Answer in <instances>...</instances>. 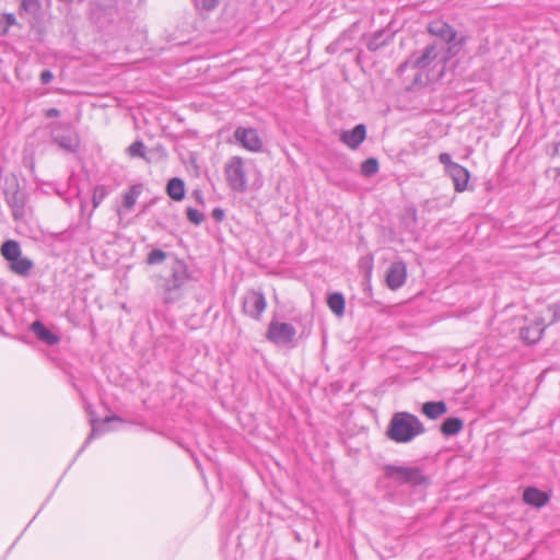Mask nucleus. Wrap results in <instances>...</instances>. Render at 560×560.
Returning a JSON list of instances; mask_svg holds the SVG:
<instances>
[{
	"label": "nucleus",
	"instance_id": "nucleus-1",
	"mask_svg": "<svg viewBox=\"0 0 560 560\" xmlns=\"http://www.w3.org/2000/svg\"><path fill=\"white\" fill-rule=\"evenodd\" d=\"M424 432L425 428L417 416L407 411H399L393 415L386 435L395 443L406 444Z\"/></svg>",
	"mask_w": 560,
	"mask_h": 560
},
{
	"label": "nucleus",
	"instance_id": "nucleus-2",
	"mask_svg": "<svg viewBox=\"0 0 560 560\" xmlns=\"http://www.w3.org/2000/svg\"><path fill=\"white\" fill-rule=\"evenodd\" d=\"M191 279V273L183 260H175L171 267V275L164 280V302L167 304L179 301Z\"/></svg>",
	"mask_w": 560,
	"mask_h": 560
},
{
	"label": "nucleus",
	"instance_id": "nucleus-3",
	"mask_svg": "<svg viewBox=\"0 0 560 560\" xmlns=\"http://www.w3.org/2000/svg\"><path fill=\"white\" fill-rule=\"evenodd\" d=\"M0 253L10 264L9 268L13 273L23 278L31 275L32 269L34 268V262L30 258L22 256L21 245L18 241H5L1 245Z\"/></svg>",
	"mask_w": 560,
	"mask_h": 560
},
{
	"label": "nucleus",
	"instance_id": "nucleus-4",
	"mask_svg": "<svg viewBox=\"0 0 560 560\" xmlns=\"http://www.w3.org/2000/svg\"><path fill=\"white\" fill-rule=\"evenodd\" d=\"M428 31L431 35L435 36L440 42L436 44H443L444 54L443 58H452L456 56L463 46V39H457L456 31L444 21H433L429 24Z\"/></svg>",
	"mask_w": 560,
	"mask_h": 560
},
{
	"label": "nucleus",
	"instance_id": "nucleus-5",
	"mask_svg": "<svg viewBox=\"0 0 560 560\" xmlns=\"http://www.w3.org/2000/svg\"><path fill=\"white\" fill-rule=\"evenodd\" d=\"M444 54H446L444 50V45L433 43L427 46L421 55H412L405 63L400 66V70H405L407 68L425 69L434 61L445 63L451 58H443Z\"/></svg>",
	"mask_w": 560,
	"mask_h": 560
},
{
	"label": "nucleus",
	"instance_id": "nucleus-6",
	"mask_svg": "<svg viewBox=\"0 0 560 560\" xmlns=\"http://www.w3.org/2000/svg\"><path fill=\"white\" fill-rule=\"evenodd\" d=\"M224 175L230 188L237 192H244L247 189L246 162L241 156H232L225 163Z\"/></svg>",
	"mask_w": 560,
	"mask_h": 560
},
{
	"label": "nucleus",
	"instance_id": "nucleus-7",
	"mask_svg": "<svg viewBox=\"0 0 560 560\" xmlns=\"http://www.w3.org/2000/svg\"><path fill=\"white\" fill-rule=\"evenodd\" d=\"M385 476L400 485L423 486L428 478L419 467L387 465L384 468Z\"/></svg>",
	"mask_w": 560,
	"mask_h": 560
},
{
	"label": "nucleus",
	"instance_id": "nucleus-8",
	"mask_svg": "<svg viewBox=\"0 0 560 560\" xmlns=\"http://www.w3.org/2000/svg\"><path fill=\"white\" fill-rule=\"evenodd\" d=\"M296 330L293 325L271 320L266 337L277 346H285L294 340Z\"/></svg>",
	"mask_w": 560,
	"mask_h": 560
},
{
	"label": "nucleus",
	"instance_id": "nucleus-9",
	"mask_svg": "<svg viewBox=\"0 0 560 560\" xmlns=\"http://www.w3.org/2000/svg\"><path fill=\"white\" fill-rule=\"evenodd\" d=\"M266 306V298L261 292L250 290L244 294L243 312L249 317L259 320Z\"/></svg>",
	"mask_w": 560,
	"mask_h": 560
},
{
	"label": "nucleus",
	"instance_id": "nucleus-10",
	"mask_svg": "<svg viewBox=\"0 0 560 560\" xmlns=\"http://www.w3.org/2000/svg\"><path fill=\"white\" fill-rule=\"evenodd\" d=\"M234 137L247 151L260 152L262 149V140L254 128L237 127Z\"/></svg>",
	"mask_w": 560,
	"mask_h": 560
},
{
	"label": "nucleus",
	"instance_id": "nucleus-11",
	"mask_svg": "<svg viewBox=\"0 0 560 560\" xmlns=\"http://www.w3.org/2000/svg\"><path fill=\"white\" fill-rule=\"evenodd\" d=\"M407 280V266L404 261L397 260L390 264L386 271V285L396 291L400 289Z\"/></svg>",
	"mask_w": 560,
	"mask_h": 560
},
{
	"label": "nucleus",
	"instance_id": "nucleus-12",
	"mask_svg": "<svg viewBox=\"0 0 560 560\" xmlns=\"http://www.w3.org/2000/svg\"><path fill=\"white\" fill-rule=\"evenodd\" d=\"M365 136V126L359 124L352 130L342 131L340 140L350 149H357L364 141Z\"/></svg>",
	"mask_w": 560,
	"mask_h": 560
},
{
	"label": "nucleus",
	"instance_id": "nucleus-13",
	"mask_svg": "<svg viewBox=\"0 0 560 560\" xmlns=\"http://www.w3.org/2000/svg\"><path fill=\"white\" fill-rule=\"evenodd\" d=\"M5 200L12 210V215L15 219L23 215L25 207V195L23 191L18 188L12 191L7 190Z\"/></svg>",
	"mask_w": 560,
	"mask_h": 560
},
{
	"label": "nucleus",
	"instance_id": "nucleus-14",
	"mask_svg": "<svg viewBox=\"0 0 560 560\" xmlns=\"http://www.w3.org/2000/svg\"><path fill=\"white\" fill-rule=\"evenodd\" d=\"M446 173L452 178L456 191L460 192L467 188L469 172L464 166L458 163L456 165H451V170Z\"/></svg>",
	"mask_w": 560,
	"mask_h": 560
},
{
	"label": "nucleus",
	"instance_id": "nucleus-15",
	"mask_svg": "<svg viewBox=\"0 0 560 560\" xmlns=\"http://www.w3.org/2000/svg\"><path fill=\"white\" fill-rule=\"evenodd\" d=\"M545 331V324L542 319L535 320L532 325L525 326L521 329V337L527 343H536L540 340Z\"/></svg>",
	"mask_w": 560,
	"mask_h": 560
},
{
	"label": "nucleus",
	"instance_id": "nucleus-16",
	"mask_svg": "<svg viewBox=\"0 0 560 560\" xmlns=\"http://www.w3.org/2000/svg\"><path fill=\"white\" fill-rule=\"evenodd\" d=\"M31 330L44 343L55 346L60 341V337L51 332L42 322L35 320L31 325Z\"/></svg>",
	"mask_w": 560,
	"mask_h": 560
},
{
	"label": "nucleus",
	"instance_id": "nucleus-17",
	"mask_svg": "<svg viewBox=\"0 0 560 560\" xmlns=\"http://www.w3.org/2000/svg\"><path fill=\"white\" fill-rule=\"evenodd\" d=\"M523 501L535 508H542L549 501V495L534 487H528L523 492Z\"/></svg>",
	"mask_w": 560,
	"mask_h": 560
},
{
	"label": "nucleus",
	"instance_id": "nucleus-18",
	"mask_svg": "<svg viewBox=\"0 0 560 560\" xmlns=\"http://www.w3.org/2000/svg\"><path fill=\"white\" fill-rule=\"evenodd\" d=\"M422 413L431 420H436L447 412V406L444 401H427L422 405Z\"/></svg>",
	"mask_w": 560,
	"mask_h": 560
},
{
	"label": "nucleus",
	"instance_id": "nucleus-19",
	"mask_svg": "<svg viewBox=\"0 0 560 560\" xmlns=\"http://www.w3.org/2000/svg\"><path fill=\"white\" fill-rule=\"evenodd\" d=\"M167 195L176 201L182 200L185 197V184L184 180L174 177L168 180L166 185Z\"/></svg>",
	"mask_w": 560,
	"mask_h": 560
},
{
	"label": "nucleus",
	"instance_id": "nucleus-20",
	"mask_svg": "<svg viewBox=\"0 0 560 560\" xmlns=\"http://www.w3.org/2000/svg\"><path fill=\"white\" fill-rule=\"evenodd\" d=\"M464 423L459 418L451 417L443 421L441 425V432L445 436H452L458 434L463 430Z\"/></svg>",
	"mask_w": 560,
	"mask_h": 560
},
{
	"label": "nucleus",
	"instance_id": "nucleus-21",
	"mask_svg": "<svg viewBox=\"0 0 560 560\" xmlns=\"http://www.w3.org/2000/svg\"><path fill=\"white\" fill-rule=\"evenodd\" d=\"M113 420H119L117 417H108L103 422L97 423L96 420H92V431L90 436L86 439L85 443L83 444L81 451L91 442L92 439L95 436L108 431V423Z\"/></svg>",
	"mask_w": 560,
	"mask_h": 560
},
{
	"label": "nucleus",
	"instance_id": "nucleus-22",
	"mask_svg": "<svg viewBox=\"0 0 560 560\" xmlns=\"http://www.w3.org/2000/svg\"><path fill=\"white\" fill-rule=\"evenodd\" d=\"M328 307L332 313L338 316L343 315L345 313V298L341 293H331L327 299Z\"/></svg>",
	"mask_w": 560,
	"mask_h": 560
},
{
	"label": "nucleus",
	"instance_id": "nucleus-23",
	"mask_svg": "<svg viewBox=\"0 0 560 560\" xmlns=\"http://www.w3.org/2000/svg\"><path fill=\"white\" fill-rule=\"evenodd\" d=\"M142 191V185H133L130 187L128 191L125 192L124 199H122V207L126 210H130L133 208V206L137 202V199L141 195Z\"/></svg>",
	"mask_w": 560,
	"mask_h": 560
},
{
	"label": "nucleus",
	"instance_id": "nucleus-24",
	"mask_svg": "<svg viewBox=\"0 0 560 560\" xmlns=\"http://www.w3.org/2000/svg\"><path fill=\"white\" fill-rule=\"evenodd\" d=\"M54 140L68 152H74L79 144L77 137L72 135H55Z\"/></svg>",
	"mask_w": 560,
	"mask_h": 560
},
{
	"label": "nucleus",
	"instance_id": "nucleus-25",
	"mask_svg": "<svg viewBox=\"0 0 560 560\" xmlns=\"http://www.w3.org/2000/svg\"><path fill=\"white\" fill-rule=\"evenodd\" d=\"M377 171H378V163L374 158H370L361 164V173L366 177H370V176L376 174Z\"/></svg>",
	"mask_w": 560,
	"mask_h": 560
},
{
	"label": "nucleus",
	"instance_id": "nucleus-26",
	"mask_svg": "<svg viewBox=\"0 0 560 560\" xmlns=\"http://www.w3.org/2000/svg\"><path fill=\"white\" fill-rule=\"evenodd\" d=\"M108 189L104 185H97L93 190V208H97L101 202L107 197Z\"/></svg>",
	"mask_w": 560,
	"mask_h": 560
},
{
	"label": "nucleus",
	"instance_id": "nucleus-27",
	"mask_svg": "<svg viewBox=\"0 0 560 560\" xmlns=\"http://www.w3.org/2000/svg\"><path fill=\"white\" fill-rule=\"evenodd\" d=\"M128 152L131 156L144 158L145 147L142 141H135L129 145Z\"/></svg>",
	"mask_w": 560,
	"mask_h": 560
},
{
	"label": "nucleus",
	"instance_id": "nucleus-28",
	"mask_svg": "<svg viewBox=\"0 0 560 560\" xmlns=\"http://www.w3.org/2000/svg\"><path fill=\"white\" fill-rule=\"evenodd\" d=\"M187 218L190 222H192L194 224H201L205 220V215L201 211H199L198 209H195V208H188L187 211Z\"/></svg>",
	"mask_w": 560,
	"mask_h": 560
},
{
	"label": "nucleus",
	"instance_id": "nucleus-29",
	"mask_svg": "<svg viewBox=\"0 0 560 560\" xmlns=\"http://www.w3.org/2000/svg\"><path fill=\"white\" fill-rule=\"evenodd\" d=\"M192 1L197 9L212 11L218 7L220 0H192Z\"/></svg>",
	"mask_w": 560,
	"mask_h": 560
},
{
	"label": "nucleus",
	"instance_id": "nucleus-30",
	"mask_svg": "<svg viewBox=\"0 0 560 560\" xmlns=\"http://www.w3.org/2000/svg\"><path fill=\"white\" fill-rule=\"evenodd\" d=\"M21 8L28 13H36L39 9L38 0H22Z\"/></svg>",
	"mask_w": 560,
	"mask_h": 560
},
{
	"label": "nucleus",
	"instance_id": "nucleus-31",
	"mask_svg": "<svg viewBox=\"0 0 560 560\" xmlns=\"http://www.w3.org/2000/svg\"><path fill=\"white\" fill-rule=\"evenodd\" d=\"M166 257V254L161 249H153L148 256V262L150 265L162 262Z\"/></svg>",
	"mask_w": 560,
	"mask_h": 560
},
{
	"label": "nucleus",
	"instance_id": "nucleus-32",
	"mask_svg": "<svg viewBox=\"0 0 560 560\" xmlns=\"http://www.w3.org/2000/svg\"><path fill=\"white\" fill-rule=\"evenodd\" d=\"M439 161L441 164H443L445 166V171L447 172L448 170H451V165H456L457 163L453 162L452 161V156L446 153V152H443L439 155Z\"/></svg>",
	"mask_w": 560,
	"mask_h": 560
},
{
	"label": "nucleus",
	"instance_id": "nucleus-33",
	"mask_svg": "<svg viewBox=\"0 0 560 560\" xmlns=\"http://www.w3.org/2000/svg\"><path fill=\"white\" fill-rule=\"evenodd\" d=\"M52 79H54V74H52V72L50 70L42 71V73H40V82L43 84L50 83L52 81Z\"/></svg>",
	"mask_w": 560,
	"mask_h": 560
},
{
	"label": "nucleus",
	"instance_id": "nucleus-34",
	"mask_svg": "<svg viewBox=\"0 0 560 560\" xmlns=\"http://www.w3.org/2000/svg\"><path fill=\"white\" fill-rule=\"evenodd\" d=\"M382 36V34H377L374 36V38H372L369 44H368V48L370 50H376L380 46H381V43H378V38Z\"/></svg>",
	"mask_w": 560,
	"mask_h": 560
},
{
	"label": "nucleus",
	"instance_id": "nucleus-35",
	"mask_svg": "<svg viewBox=\"0 0 560 560\" xmlns=\"http://www.w3.org/2000/svg\"><path fill=\"white\" fill-rule=\"evenodd\" d=\"M224 215H225L224 211L221 208H215V209L212 210V218L217 222H221L224 219Z\"/></svg>",
	"mask_w": 560,
	"mask_h": 560
},
{
	"label": "nucleus",
	"instance_id": "nucleus-36",
	"mask_svg": "<svg viewBox=\"0 0 560 560\" xmlns=\"http://www.w3.org/2000/svg\"><path fill=\"white\" fill-rule=\"evenodd\" d=\"M45 116L47 118H56V117L60 116V112L57 108H49V109L45 110Z\"/></svg>",
	"mask_w": 560,
	"mask_h": 560
},
{
	"label": "nucleus",
	"instance_id": "nucleus-37",
	"mask_svg": "<svg viewBox=\"0 0 560 560\" xmlns=\"http://www.w3.org/2000/svg\"><path fill=\"white\" fill-rule=\"evenodd\" d=\"M553 315L556 319H560V302L553 305Z\"/></svg>",
	"mask_w": 560,
	"mask_h": 560
},
{
	"label": "nucleus",
	"instance_id": "nucleus-38",
	"mask_svg": "<svg viewBox=\"0 0 560 560\" xmlns=\"http://www.w3.org/2000/svg\"><path fill=\"white\" fill-rule=\"evenodd\" d=\"M7 23H8L9 25H13V24L15 23V18H14V15H13V14H8V15H7Z\"/></svg>",
	"mask_w": 560,
	"mask_h": 560
},
{
	"label": "nucleus",
	"instance_id": "nucleus-39",
	"mask_svg": "<svg viewBox=\"0 0 560 560\" xmlns=\"http://www.w3.org/2000/svg\"><path fill=\"white\" fill-rule=\"evenodd\" d=\"M415 80H416V81H418V80H419L418 74H415Z\"/></svg>",
	"mask_w": 560,
	"mask_h": 560
}]
</instances>
